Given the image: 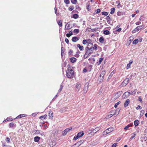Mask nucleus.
<instances>
[{"instance_id": "1", "label": "nucleus", "mask_w": 147, "mask_h": 147, "mask_svg": "<svg viewBox=\"0 0 147 147\" xmlns=\"http://www.w3.org/2000/svg\"><path fill=\"white\" fill-rule=\"evenodd\" d=\"M74 75V71L73 67H69L66 71L67 77L68 78H72Z\"/></svg>"}, {"instance_id": "2", "label": "nucleus", "mask_w": 147, "mask_h": 147, "mask_svg": "<svg viewBox=\"0 0 147 147\" xmlns=\"http://www.w3.org/2000/svg\"><path fill=\"white\" fill-rule=\"evenodd\" d=\"M114 130L113 127L109 128L105 130L103 133V135L105 136Z\"/></svg>"}, {"instance_id": "3", "label": "nucleus", "mask_w": 147, "mask_h": 147, "mask_svg": "<svg viewBox=\"0 0 147 147\" xmlns=\"http://www.w3.org/2000/svg\"><path fill=\"white\" fill-rule=\"evenodd\" d=\"M105 73L106 72L105 71H103L101 73L98 78V80L100 81V82H101L103 80L104 78V76Z\"/></svg>"}, {"instance_id": "4", "label": "nucleus", "mask_w": 147, "mask_h": 147, "mask_svg": "<svg viewBox=\"0 0 147 147\" xmlns=\"http://www.w3.org/2000/svg\"><path fill=\"white\" fill-rule=\"evenodd\" d=\"M93 52V50H90V51L89 50H87L84 55V58H87Z\"/></svg>"}, {"instance_id": "5", "label": "nucleus", "mask_w": 147, "mask_h": 147, "mask_svg": "<svg viewBox=\"0 0 147 147\" xmlns=\"http://www.w3.org/2000/svg\"><path fill=\"white\" fill-rule=\"evenodd\" d=\"M83 143V140H80L75 144L74 145L72 146V147H78Z\"/></svg>"}, {"instance_id": "6", "label": "nucleus", "mask_w": 147, "mask_h": 147, "mask_svg": "<svg viewBox=\"0 0 147 147\" xmlns=\"http://www.w3.org/2000/svg\"><path fill=\"white\" fill-rule=\"evenodd\" d=\"M142 28V26H137L136 28L135 29H134L132 31V32L133 33H135L136 32H138Z\"/></svg>"}, {"instance_id": "7", "label": "nucleus", "mask_w": 147, "mask_h": 147, "mask_svg": "<svg viewBox=\"0 0 147 147\" xmlns=\"http://www.w3.org/2000/svg\"><path fill=\"white\" fill-rule=\"evenodd\" d=\"M71 129L72 128L71 127L66 129L63 132V135L64 136L65 135L67 134V133L70 131Z\"/></svg>"}, {"instance_id": "8", "label": "nucleus", "mask_w": 147, "mask_h": 147, "mask_svg": "<svg viewBox=\"0 0 147 147\" xmlns=\"http://www.w3.org/2000/svg\"><path fill=\"white\" fill-rule=\"evenodd\" d=\"M129 95V94L128 92H125L123 95V98H126L128 97Z\"/></svg>"}, {"instance_id": "9", "label": "nucleus", "mask_w": 147, "mask_h": 147, "mask_svg": "<svg viewBox=\"0 0 147 147\" xmlns=\"http://www.w3.org/2000/svg\"><path fill=\"white\" fill-rule=\"evenodd\" d=\"M76 90L77 92H78L79 91L81 87V85L80 84H77L76 86Z\"/></svg>"}, {"instance_id": "10", "label": "nucleus", "mask_w": 147, "mask_h": 147, "mask_svg": "<svg viewBox=\"0 0 147 147\" xmlns=\"http://www.w3.org/2000/svg\"><path fill=\"white\" fill-rule=\"evenodd\" d=\"M71 27L70 26V25L68 23H67L66 24L65 29V30H68L71 29Z\"/></svg>"}, {"instance_id": "11", "label": "nucleus", "mask_w": 147, "mask_h": 147, "mask_svg": "<svg viewBox=\"0 0 147 147\" xmlns=\"http://www.w3.org/2000/svg\"><path fill=\"white\" fill-rule=\"evenodd\" d=\"M130 102V100L129 99H127L124 104V107H126L128 105L129 103Z\"/></svg>"}, {"instance_id": "12", "label": "nucleus", "mask_w": 147, "mask_h": 147, "mask_svg": "<svg viewBox=\"0 0 147 147\" xmlns=\"http://www.w3.org/2000/svg\"><path fill=\"white\" fill-rule=\"evenodd\" d=\"M88 84H86V85L84 87V92L85 93H86L87 92L88 90Z\"/></svg>"}, {"instance_id": "13", "label": "nucleus", "mask_w": 147, "mask_h": 147, "mask_svg": "<svg viewBox=\"0 0 147 147\" xmlns=\"http://www.w3.org/2000/svg\"><path fill=\"white\" fill-rule=\"evenodd\" d=\"M129 80V79H128L127 78L124 80L122 83V84L124 86H126Z\"/></svg>"}, {"instance_id": "14", "label": "nucleus", "mask_w": 147, "mask_h": 147, "mask_svg": "<svg viewBox=\"0 0 147 147\" xmlns=\"http://www.w3.org/2000/svg\"><path fill=\"white\" fill-rule=\"evenodd\" d=\"M79 38L76 37H74L72 38V40L74 42H76L79 40Z\"/></svg>"}, {"instance_id": "15", "label": "nucleus", "mask_w": 147, "mask_h": 147, "mask_svg": "<svg viewBox=\"0 0 147 147\" xmlns=\"http://www.w3.org/2000/svg\"><path fill=\"white\" fill-rule=\"evenodd\" d=\"M76 61V59L74 57H72L70 59V61L72 63L75 62Z\"/></svg>"}, {"instance_id": "16", "label": "nucleus", "mask_w": 147, "mask_h": 147, "mask_svg": "<svg viewBox=\"0 0 147 147\" xmlns=\"http://www.w3.org/2000/svg\"><path fill=\"white\" fill-rule=\"evenodd\" d=\"M91 41L90 39L87 40V43L88 44V46H89L90 45H92L93 44L91 42Z\"/></svg>"}, {"instance_id": "17", "label": "nucleus", "mask_w": 147, "mask_h": 147, "mask_svg": "<svg viewBox=\"0 0 147 147\" xmlns=\"http://www.w3.org/2000/svg\"><path fill=\"white\" fill-rule=\"evenodd\" d=\"M133 61H130L129 63L127 64L126 68L127 69H128L130 67V66L131 64L132 63Z\"/></svg>"}, {"instance_id": "18", "label": "nucleus", "mask_w": 147, "mask_h": 147, "mask_svg": "<svg viewBox=\"0 0 147 147\" xmlns=\"http://www.w3.org/2000/svg\"><path fill=\"white\" fill-rule=\"evenodd\" d=\"M49 116L50 119H52L53 118V113L51 112H49Z\"/></svg>"}, {"instance_id": "19", "label": "nucleus", "mask_w": 147, "mask_h": 147, "mask_svg": "<svg viewBox=\"0 0 147 147\" xmlns=\"http://www.w3.org/2000/svg\"><path fill=\"white\" fill-rule=\"evenodd\" d=\"M40 139V137L38 136L35 137L34 138V141L36 142H38L39 141Z\"/></svg>"}, {"instance_id": "20", "label": "nucleus", "mask_w": 147, "mask_h": 147, "mask_svg": "<svg viewBox=\"0 0 147 147\" xmlns=\"http://www.w3.org/2000/svg\"><path fill=\"white\" fill-rule=\"evenodd\" d=\"M100 129V128L99 127H97L96 128L92 130V132H94L95 131V133H96V132L98 131Z\"/></svg>"}, {"instance_id": "21", "label": "nucleus", "mask_w": 147, "mask_h": 147, "mask_svg": "<svg viewBox=\"0 0 147 147\" xmlns=\"http://www.w3.org/2000/svg\"><path fill=\"white\" fill-rule=\"evenodd\" d=\"M116 114V113H113V114H110V115H107L106 118L107 119H109L111 117L115 115Z\"/></svg>"}, {"instance_id": "22", "label": "nucleus", "mask_w": 147, "mask_h": 147, "mask_svg": "<svg viewBox=\"0 0 147 147\" xmlns=\"http://www.w3.org/2000/svg\"><path fill=\"white\" fill-rule=\"evenodd\" d=\"M77 47L79 48L80 51H82L83 50V46H81L78 44L77 45Z\"/></svg>"}, {"instance_id": "23", "label": "nucleus", "mask_w": 147, "mask_h": 147, "mask_svg": "<svg viewBox=\"0 0 147 147\" xmlns=\"http://www.w3.org/2000/svg\"><path fill=\"white\" fill-rule=\"evenodd\" d=\"M84 134V133L83 132H80L79 133L77 134L78 136H79V137L80 138L82 137Z\"/></svg>"}, {"instance_id": "24", "label": "nucleus", "mask_w": 147, "mask_h": 147, "mask_svg": "<svg viewBox=\"0 0 147 147\" xmlns=\"http://www.w3.org/2000/svg\"><path fill=\"white\" fill-rule=\"evenodd\" d=\"M115 9L114 7L112 8L111 9L110 13L111 14H113L115 12Z\"/></svg>"}, {"instance_id": "25", "label": "nucleus", "mask_w": 147, "mask_h": 147, "mask_svg": "<svg viewBox=\"0 0 147 147\" xmlns=\"http://www.w3.org/2000/svg\"><path fill=\"white\" fill-rule=\"evenodd\" d=\"M97 45L96 44H95L94 45V47H92L93 50L95 51H96L97 50Z\"/></svg>"}, {"instance_id": "26", "label": "nucleus", "mask_w": 147, "mask_h": 147, "mask_svg": "<svg viewBox=\"0 0 147 147\" xmlns=\"http://www.w3.org/2000/svg\"><path fill=\"white\" fill-rule=\"evenodd\" d=\"M47 116V115H45L44 116H41L39 117V119H45L46 117Z\"/></svg>"}, {"instance_id": "27", "label": "nucleus", "mask_w": 147, "mask_h": 147, "mask_svg": "<svg viewBox=\"0 0 147 147\" xmlns=\"http://www.w3.org/2000/svg\"><path fill=\"white\" fill-rule=\"evenodd\" d=\"M139 41L138 39H136L133 42V44H136Z\"/></svg>"}, {"instance_id": "28", "label": "nucleus", "mask_w": 147, "mask_h": 147, "mask_svg": "<svg viewBox=\"0 0 147 147\" xmlns=\"http://www.w3.org/2000/svg\"><path fill=\"white\" fill-rule=\"evenodd\" d=\"M134 124L135 127L137 126L139 124V121L138 120H135L134 121Z\"/></svg>"}, {"instance_id": "29", "label": "nucleus", "mask_w": 147, "mask_h": 147, "mask_svg": "<svg viewBox=\"0 0 147 147\" xmlns=\"http://www.w3.org/2000/svg\"><path fill=\"white\" fill-rule=\"evenodd\" d=\"M136 132H134V133H133V134H131V135H132V136H131V137L130 139V140H132V139L133 138H134L135 137V136H136Z\"/></svg>"}, {"instance_id": "30", "label": "nucleus", "mask_w": 147, "mask_h": 147, "mask_svg": "<svg viewBox=\"0 0 147 147\" xmlns=\"http://www.w3.org/2000/svg\"><path fill=\"white\" fill-rule=\"evenodd\" d=\"M104 33L105 35H108L110 34V32L108 30H105L104 31Z\"/></svg>"}, {"instance_id": "31", "label": "nucleus", "mask_w": 147, "mask_h": 147, "mask_svg": "<svg viewBox=\"0 0 147 147\" xmlns=\"http://www.w3.org/2000/svg\"><path fill=\"white\" fill-rule=\"evenodd\" d=\"M104 40V38L102 37H100L99 39V41L101 43L103 42Z\"/></svg>"}, {"instance_id": "32", "label": "nucleus", "mask_w": 147, "mask_h": 147, "mask_svg": "<svg viewBox=\"0 0 147 147\" xmlns=\"http://www.w3.org/2000/svg\"><path fill=\"white\" fill-rule=\"evenodd\" d=\"M103 59L102 58H100L99 59V61L97 62V63L98 64V65H99L101 63L102 61H103Z\"/></svg>"}, {"instance_id": "33", "label": "nucleus", "mask_w": 147, "mask_h": 147, "mask_svg": "<svg viewBox=\"0 0 147 147\" xmlns=\"http://www.w3.org/2000/svg\"><path fill=\"white\" fill-rule=\"evenodd\" d=\"M132 125H130V124H129L128 125H127L126 126L125 128H124V129H125V130H127L128 129V128L129 127H131V126Z\"/></svg>"}, {"instance_id": "34", "label": "nucleus", "mask_w": 147, "mask_h": 147, "mask_svg": "<svg viewBox=\"0 0 147 147\" xmlns=\"http://www.w3.org/2000/svg\"><path fill=\"white\" fill-rule=\"evenodd\" d=\"M21 116H22V117H24L25 115H24V114L20 115H18V116L15 119L20 118L22 117Z\"/></svg>"}, {"instance_id": "35", "label": "nucleus", "mask_w": 147, "mask_h": 147, "mask_svg": "<svg viewBox=\"0 0 147 147\" xmlns=\"http://www.w3.org/2000/svg\"><path fill=\"white\" fill-rule=\"evenodd\" d=\"M78 17V15L76 14H75L73 15V18L75 19H77Z\"/></svg>"}, {"instance_id": "36", "label": "nucleus", "mask_w": 147, "mask_h": 147, "mask_svg": "<svg viewBox=\"0 0 147 147\" xmlns=\"http://www.w3.org/2000/svg\"><path fill=\"white\" fill-rule=\"evenodd\" d=\"M57 23L61 27L62 26V24L61 20H60Z\"/></svg>"}, {"instance_id": "37", "label": "nucleus", "mask_w": 147, "mask_h": 147, "mask_svg": "<svg viewBox=\"0 0 147 147\" xmlns=\"http://www.w3.org/2000/svg\"><path fill=\"white\" fill-rule=\"evenodd\" d=\"M36 132L37 134H39L43 135V134H43L42 132L41 131L37 130L36 131Z\"/></svg>"}, {"instance_id": "38", "label": "nucleus", "mask_w": 147, "mask_h": 147, "mask_svg": "<svg viewBox=\"0 0 147 147\" xmlns=\"http://www.w3.org/2000/svg\"><path fill=\"white\" fill-rule=\"evenodd\" d=\"M79 29H75L74 31V32L76 33V34H77L78 33H79Z\"/></svg>"}, {"instance_id": "39", "label": "nucleus", "mask_w": 147, "mask_h": 147, "mask_svg": "<svg viewBox=\"0 0 147 147\" xmlns=\"http://www.w3.org/2000/svg\"><path fill=\"white\" fill-rule=\"evenodd\" d=\"M77 0H71V2L74 4H76L77 2Z\"/></svg>"}, {"instance_id": "40", "label": "nucleus", "mask_w": 147, "mask_h": 147, "mask_svg": "<svg viewBox=\"0 0 147 147\" xmlns=\"http://www.w3.org/2000/svg\"><path fill=\"white\" fill-rule=\"evenodd\" d=\"M120 103V101L116 103L114 105L115 107L116 108L117 107V106Z\"/></svg>"}, {"instance_id": "41", "label": "nucleus", "mask_w": 147, "mask_h": 147, "mask_svg": "<svg viewBox=\"0 0 147 147\" xmlns=\"http://www.w3.org/2000/svg\"><path fill=\"white\" fill-rule=\"evenodd\" d=\"M108 13L106 12L103 11L102 12V14L103 15L107 16L108 15Z\"/></svg>"}, {"instance_id": "42", "label": "nucleus", "mask_w": 147, "mask_h": 147, "mask_svg": "<svg viewBox=\"0 0 147 147\" xmlns=\"http://www.w3.org/2000/svg\"><path fill=\"white\" fill-rule=\"evenodd\" d=\"M136 92V89H135L133 92L131 91V94L133 95L135 94Z\"/></svg>"}, {"instance_id": "43", "label": "nucleus", "mask_w": 147, "mask_h": 147, "mask_svg": "<svg viewBox=\"0 0 147 147\" xmlns=\"http://www.w3.org/2000/svg\"><path fill=\"white\" fill-rule=\"evenodd\" d=\"M119 111L117 113V110H113V111L112 112V113L113 112L114 113H116V115H118L119 114Z\"/></svg>"}, {"instance_id": "44", "label": "nucleus", "mask_w": 147, "mask_h": 147, "mask_svg": "<svg viewBox=\"0 0 147 147\" xmlns=\"http://www.w3.org/2000/svg\"><path fill=\"white\" fill-rule=\"evenodd\" d=\"M79 138H80V137H79V136H78V134H77V135L76 136L74 137V139L75 140H76L78 139Z\"/></svg>"}, {"instance_id": "45", "label": "nucleus", "mask_w": 147, "mask_h": 147, "mask_svg": "<svg viewBox=\"0 0 147 147\" xmlns=\"http://www.w3.org/2000/svg\"><path fill=\"white\" fill-rule=\"evenodd\" d=\"M82 43L84 45H85L87 43V40H83Z\"/></svg>"}, {"instance_id": "46", "label": "nucleus", "mask_w": 147, "mask_h": 147, "mask_svg": "<svg viewBox=\"0 0 147 147\" xmlns=\"http://www.w3.org/2000/svg\"><path fill=\"white\" fill-rule=\"evenodd\" d=\"M54 10H55V13L56 14V15L57 16H59V14L58 13H57V9L56 7H55L54 8Z\"/></svg>"}, {"instance_id": "47", "label": "nucleus", "mask_w": 147, "mask_h": 147, "mask_svg": "<svg viewBox=\"0 0 147 147\" xmlns=\"http://www.w3.org/2000/svg\"><path fill=\"white\" fill-rule=\"evenodd\" d=\"M90 5L88 4L87 7V9L88 11H90Z\"/></svg>"}, {"instance_id": "48", "label": "nucleus", "mask_w": 147, "mask_h": 147, "mask_svg": "<svg viewBox=\"0 0 147 147\" xmlns=\"http://www.w3.org/2000/svg\"><path fill=\"white\" fill-rule=\"evenodd\" d=\"M6 141L7 142L9 143L10 142V138L8 137L6 138Z\"/></svg>"}, {"instance_id": "49", "label": "nucleus", "mask_w": 147, "mask_h": 147, "mask_svg": "<svg viewBox=\"0 0 147 147\" xmlns=\"http://www.w3.org/2000/svg\"><path fill=\"white\" fill-rule=\"evenodd\" d=\"M65 3L66 4H68L69 3V0H64Z\"/></svg>"}, {"instance_id": "50", "label": "nucleus", "mask_w": 147, "mask_h": 147, "mask_svg": "<svg viewBox=\"0 0 147 147\" xmlns=\"http://www.w3.org/2000/svg\"><path fill=\"white\" fill-rule=\"evenodd\" d=\"M100 11V9H98L96 10V12L95 14H98L99 13Z\"/></svg>"}, {"instance_id": "51", "label": "nucleus", "mask_w": 147, "mask_h": 147, "mask_svg": "<svg viewBox=\"0 0 147 147\" xmlns=\"http://www.w3.org/2000/svg\"><path fill=\"white\" fill-rule=\"evenodd\" d=\"M62 88H63V86H62V85H61L60 86V88L58 90L59 92H60L61 91Z\"/></svg>"}, {"instance_id": "52", "label": "nucleus", "mask_w": 147, "mask_h": 147, "mask_svg": "<svg viewBox=\"0 0 147 147\" xmlns=\"http://www.w3.org/2000/svg\"><path fill=\"white\" fill-rule=\"evenodd\" d=\"M14 125L13 123H10L9 125V127H11L13 126Z\"/></svg>"}, {"instance_id": "53", "label": "nucleus", "mask_w": 147, "mask_h": 147, "mask_svg": "<svg viewBox=\"0 0 147 147\" xmlns=\"http://www.w3.org/2000/svg\"><path fill=\"white\" fill-rule=\"evenodd\" d=\"M86 48L88 49L87 50H89L90 51V50H93V49H92V47H87Z\"/></svg>"}, {"instance_id": "54", "label": "nucleus", "mask_w": 147, "mask_h": 147, "mask_svg": "<svg viewBox=\"0 0 147 147\" xmlns=\"http://www.w3.org/2000/svg\"><path fill=\"white\" fill-rule=\"evenodd\" d=\"M121 28H119L118 29H117L116 30V31H117L118 32H119L121 31Z\"/></svg>"}, {"instance_id": "55", "label": "nucleus", "mask_w": 147, "mask_h": 147, "mask_svg": "<svg viewBox=\"0 0 147 147\" xmlns=\"http://www.w3.org/2000/svg\"><path fill=\"white\" fill-rule=\"evenodd\" d=\"M65 42L67 43H68L69 42V40L67 38H66L65 39Z\"/></svg>"}, {"instance_id": "56", "label": "nucleus", "mask_w": 147, "mask_h": 147, "mask_svg": "<svg viewBox=\"0 0 147 147\" xmlns=\"http://www.w3.org/2000/svg\"><path fill=\"white\" fill-rule=\"evenodd\" d=\"M73 9H74V7H70L69 8V9L70 11H72V10H73Z\"/></svg>"}, {"instance_id": "57", "label": "nucleus", "mask_w": 147, "mask_h": 147, "mask_svg": "<svg viewBox=\"0 0 147 147\" xmlns=\"http://www.w3.org/2000/svg\"><path fill=\"white\" fill-rule=\"evenodd\" d=\"M117 143H114V144L112 145V147H116V146H117Z\"/></svg>"}, {"instance_id": "58", "label": "nucleus", "mask_w": 147, "mask_h": 147, "mask_svg": "<svg viewBox=\"0 0 147 147\" xmlns=\"http://www.w3.org/2000/svg\"><path fill=\"white\" fill-rule=\"evenodd\" d=\"M71 35L70 34L68 33L66 34V36L68 37H69L71 36Z\"/></svg>"}, {"instance_id": "59", "label": "nucleus", "mask_w": 147, "mask_h": 147, "mask_svg": "<svg viewBox=\"0 0 147 147\" xmlns=\"http://www.w3.org/2000/svg\"><path fill=\"white\" fill-rule=\"evenodd\" d=\"M140 24L141 22H138L136 23V24L137 25H139Z\"/></svg>"}, {"instance_id": "60", "label": "nucleus", "mask_w": 147, "mask_h": 147, "mask_svg": "<svg viewBox=\"0 0 147 147\" xmlns=\"http://www.w3.org/2000/svg\"><path fill=\"white\" fill-rule=\"evenodd\" d=\"M136 109H137L138 110L139 109H141V107L140 106L138 105V106L136 108Z\"/></svg>"}, {"instance_id": "61", "label": "nucleus", "mask_w": 147, "mask_h": 147, "mask_svg": "<svg viewBox=\"0 0 147 147\" xmlns=\"http://www.w3.org/2000/svg\"><path fill=\"white\" fill-rule=\"evenodd\" d=\"M138 100L139 101L141 102L142 101V99L140 96H139L138 98Z\"/></svg>"}, {"instance_id": "62", "label": "nucleus", "mask_w": 147, "mask_h": 147, "mask_svg": "<svg viewBox=\"0 0 147 147\" xmlns=\"http://www.w3.org/2000/svg\"><path fill=\"white\" fill-rule=\"evenodd\" d=\"M140 20H143V17L142 16H141L140 18L139 19Z\"/></svg>"}, {"instance_id": "63", "label": "nucleus", "mask_w": 147, "mask_h": 147, "mask_svg": "<svg viewBox=\"0 0 147 147\" xmlns=\"http://www.w3.org/2000/svg\"><path fill=\"white\" fill-rule=\"evenodd\" d=\"M9 120V118H7L5 120L3 121V122H5L6 121H7Z\"/></svg>"}, {"instance_id": "64", "label": "nucleus", "mask_w": 147, "mask_h": 147, "mask_svg": "<svg viewBox=\"0 0 147 147\" xmlns=\"http://www.w3.org/2000/svg\"><path fill=\"white\" fill-rule=\"evenodd\" d=\"M86 71H87V70H86V69H85V68L84 69H83V72H85H85H86Z\"/></svg>"}]
</instances>
